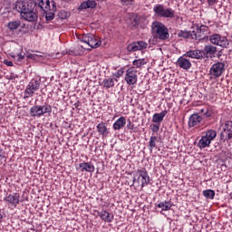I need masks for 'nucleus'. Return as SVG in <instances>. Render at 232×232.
<instances>
[{
  "label": "nucleus",
  "instance_id": "nucleus-2",
  "mask_svg": "<svg viewBox=\"0 0 232 232\" xmlns=\"http://www.w3.org/2000/svg\"><path fill=\"white\" fill-rule=\"evenodd\" d=\"M82 43H85V44H88L90 48L84 47V45H78L76 48L77 50H93V48H99L101 44H102V42H101V39L97 38V36L87 34H83L81 37Z\"/></svg>",
  "mask_w": 232,
  "mask_h": 232
},
{
  "label": "nucleus",
  "instance_id": "nucleus-25",
  "mask_svg": "<svg viewBox=\"0 0 232 232\" xmlns=\"http://www.w3.org/2000/svg\"><path fill=\"white\" fill-rule=\"evenodd\" d=\"M82 171H88L89 173H93L95 171V166L90 162H83L80 164Z\"/></svg>",
  "mask_w": 232,
  "mask_h": 232
},
{
  "label": "nucleus",
  "instance_id": "nucleus-44",
  "mask_svg": "<svg viewBox=\"0 0 232 232\" xmlns=\"http://www.w3.org/2000/svg\"><path fill=\"white\" fill-rule=\"evenodd\" d=\"M206 110H207V108L199 110L198 114L200 115V113H203V115H204L206 113Z\"/></svg>",
  "mask_w": 232,
  "mask_h": 232
},
{
  "label": "nucleus",
  "instance_id": "nucleus-17",
  "mask_svg": "<svg viewBox=\"0 0 232 232\" xmlns=\"http://www.w3.org/2000/svg\"><path fill=\"white\" fill-rule=\"evenodd\" d=\"M177 66H179V68H181V70H189L191 68V62L186 58L184 55L180 56L177 63H176Z\"/></svg>",
  "mask_w": 232,
  "mask_h": 232
},
{
  "label": "nucleus",
  "instance_id": "nucleus-37",
  "mask_svg": "<svg viewBox=\"0 0 232 232\" xmlns=\"http://www.w3.org/2000/svg\"><path fill=\"white\" fill-rule=\"evenodd\" d=\"M150 128H151V131H153V133H159V130H160V124H159V123L151 124Z\"/></svg>",
  "mask_w": 232,
  "mask_h": 232
},
{
  "label": "nucleus",
  "instance_id": "nucleus-31",
  "mask_svg": "<svg viewBox=\"0 0 232 232\" xmlns=\"http://www.w3.org/2000/svg\"><path fill=\"white\" fill-rule=\"evenodd\" d=\"M203 196L206 198H209L210 200H213V198H215V190H212V189L204 190Z\"/></svg>",
  "mask_w": 232,
  "mask_h": 232
},
{
  "label": "nucleus",
  "instance_id": "nucleus-43",
  "mask_svg": "<svg viewBox=\"0 0 232 232\" xmlns=\"http://www.w3.org/2000/svg\"><path fill=\"white\" fill-rule=\"evenodd\" d=\"M132 24L133 26H139V21L137 20V18L133 19Z\"/></svg>",
  "mask_w": 232,
  "mask_h": 232
},
{
  "label": "nucleus",
  "instance_id": "nucleus-9",
  "mask_svg": "<svg viewBox=\"0 0 232 232\" xmlns=\"http://www.w3.org/2000/svg\"><path fill=\"white\" fill-rule=\"evenodd\" d=\"M223 130L220 134V140L226 142L232 139V121H227L222 126Z\"/></svg>",
  "mask_w": 232,
  "mask_h": 232
},
{
  "label": "nucleus",
  "instance_id": "nucleus-21",
  "mask_svg": "<svg viewBox=\"0 0 232 232\" xmlns=\"http://www.w3.org/2000/svg\"><path fill=\"white\" fill-rule=\"evenodd\" d=\"M126 126V118L124 116H121L112 125L113 130L115 131H119L122 130Z\"/></svg>",
  "mask_w": 232,
  "mask_h": 232
},
{
  "label": "nucleus",
  "instance_id": "nucleus-23",
  "mask_svg": "<svg viewBox=\"0 0 232 232\" xmlns=\"http://www.w3.org/2000/svg\"><path fill=\"white\" fill-rule=\"evenodd\" d=\"M166 115H168V111L166 110L160 113L153 114L152 122H154L155 124H160V122L164 121V117H166Z\"/></svg>",
  "mask_w": 232,
  "mask_h": 232
},
{
  "label": "nucleus",
  "instance_id": "nucleus-33",
  "mask_svg": "<svg viewBox=\"0 0 232 232\" xmlns=\"http://www.w3.org/2000/svg\"><path fill=\"white\" fill-rule=\"evenodd\" d=\"M132 64H133V66H136V68H142V66H144V64H146V60H144V59L134 60Z\"/></svg>",
  "mask_w": 232,
  "mask_h": 232
},
{
  "label": "nucleus",
  "instance_id": "nucleus-16",
  "mask_svg": "<svg viewBox=\"0 0 232 232\" xmlns=\"http://www.w3.org/2000/svg\"><path fill=\"white\" fill-rule=\"evenodd\" d=\"M185 57H189L190 59H206V56L204 55L203 50H193V51H188L185 54Z\"/></svg>",
  "mask_w": 232,
  "mask_h": 232
},
{
  "label": "nucleus",
  "instance_id": "nucleus-38",
  "mask_svg": "<svg viewBox=\"0 0 232 232\" xmlns=\"http://www.w3.org/2000/svg\"><path fill=\"white\" fill-rule=\"evenodd\" d=\"M122 75H124V69H120L113 73V77H116V79H120V77H122Z\"/></svg>",
  "mask_w": 232,
  "mask_h": 232
},
{
  "label": "nucleus",
  "instance_id": "nucleus-18",
  "mask_svg": "<svg viewBox=\"0 0 232 232\" xmlns=\"http://www.w3.org/2000/svg\"><path fill=\"white\" fill-rule=\"evenodd\" d=\"M203 53L207 59H209V57H215V53H217V46L207 44L203 49Z\"/></svg>",
  "mask_w": 232,
  "mask_h": 232
},
{
  "label": "nucleus",
  "instance_id": "nucleus-36",
  "mask_svg": "<svg viewBox=\"0 0 232 232\" xmlns=\"http://www.w3.org/2000/svg\"><path fill=\"white\" fill-rule=\"evenodd\" d=\"M191 34L188 31H179L178 33V37H181L183 39H188L190 37Z\"/></svg>",
  "mask_w": 232,
  "mask_h": 232
},
{
  "label": "nucleus",
  "instance_id": "nucleus-11",
  "mask_svg": "<svg viewBox=\"0 0 232 232\" xmlns=\"http://www.w3.org/2000/svg\"><path fill=\"white\" fill-rule=\"evenodd\" d=\"M146 48H148V43L144 41H137L127 46V52H139L140 50H146Z\"/></svg>",
  "mask_w": 232,
  "mask_h": 232
},
{
  "label": "nucleus",
  "instance_id": "nucleus-51",
  "mask_svg": "<svg viewBox=\"0 0 232 232\" xmlns=\"http://www.w3.org/2000/svg\"><path fill=\"white\" fill-rule=\"evenodd\" d=\"M96 1H98V3H102V1H104V0H96Z\"/></svg>",
  "mask_w": 232,
  "mask_h": 232
},
{
  "label": "nucleus",
  "instance_id": "nucleus-22",
  "mask_svg": "<svg viewBox=\"0 0 232 232\" xmlns=\"http://www.w3.org/2000/svg\"><path fill=\"white\" fill-rule=\"evenodd\" d=\"M98 217H100V218L103 220V222H113V214H111L106 210H102L101 212H98Z\"/></svg>",
  "mask_w": 232,
  "mask_h": 232
},
{
  "label": "nucleus",
  "instance_id": "nucleus-53",
  "mask_svg": "<svg viewBox=\"0 0 232 232\" xmlns=\"http://www.w3.org/2000/svg\"><path fill=\"white\" fill-rule=\"evenodd\" d=\"M200 28H204V26L203 25H201V27Z\"/></svg>",
  "mask_w": 232,
  "mask_h": 232
},
{
  "label": "nucleus",
  "instance_id": "nucleus-52",
  "mask_svg": "<svg viewBox=\"0 0 232 232\" xmlns=\"http://www.w3.org/2000/svg\"><path fill=\"white\" fill-rule=\"evenodd\" d=\"M200 28H204V26L203 25H201V27Z\"/></svg>",
  "mask_w": 232,
  "mask_h": 232
},
{
  "label": "nucleus",
  "instance_id": "nucleus-13",
  "mask_svg": "<svg viewBox=\"0 0 232 232\" xmlns=\"http://www.w3.org/2000/svg\"><path fill=\"white\" fill-rule=\"evenodd\" d=\"M202 121H204V117L200 116L198 112L193 113L188 118V128H195V126H198Z\"/></svg>",
  "mask_w": 232,
  "mask_h": 232
},
{
  "label": "nucleus",
  "instance_id": "nucleus-41",
  "mask_svg": "<svg viewBox=\"0 0 232 232\" xmlns=\"http://www.w3.org/2000/svg\"><path fill=\"white\" fill-rule=\"evenodd\" d=\"M4 64H5V66H14V63L8 60H5Z\"/></svg>",
  "mask_w": 232,
  "mask_h": 232
},
{
  "label": "nucleus",
  "instance_id": "nucleus-39",
  "mask_svg": "<svg viewBox=\"0 0 232 232\" xmlns=\"http://www.w3.org/2000/svg\"><path fill=\"white\" fill-rule=\"evenodd\" d=\"M198 1H199V3L206 2V0H198ZM207 2L209 6H214V5H217V3H218V0H207Z\"/></svg>",
  "mask_w": 232,
  "mask_h": 232
},
{
  "label": "nucleus",
  "instance_id": "nucleus-1",
  "mask_svg": "<svg viewBox=\"0 0 232 232\" xmlns=\"http://www.w3.org/2000/svg\"><path fill=\"white\" fill-rule=\"evenodd\" d=\"M16 9L20 13V17L28 23H35L39 16L35 11L34 0H22L16 4Z\"/></svg>",
  "mask_w": 232,
  "mask_h": 232
},
{
  "label": "nucleus",
  "instance_id": "nucleus-49",
  "mask_svg": "<svg viewBox=\"0 0 232 232\" xmlns=\"http://www.w3.org/2000/svg\"><path fill=\"white\" fill-rule=\"evenodd\" d=\"M62 55H66V52H62Z\"/></svg>",
  "mask_w": 232,
  "mask_h": 232
},
{
  "label": "nucleus",
  "instance_id": "nucleus-32",
  "mask_svg": "<svg viewBox=\"0 0 232 232\" xmlns=\"http://www.w3.org/2000/svg\"><path fill=\"white\" fill-rule=\"evenodd\" d=\"M205 137H206L207 139H208V140H210V142H211L212 140H214L216 139V137H217V131H215V130H208V131L206 132Z\"/></svg>",
  "mask_w": 232,
  "mask_h": 232
},
{
  "label": "nucleus",
  "instance_id": "nucleus-24",
  "mask_svg": "<svg viewBox=\"0 0 232 232\" xmlns=\"http://www.w3.org/2000/svg\"><path fill=\"white\" fill-rule=\"evenodd\" d=\"M119 80H117L116 78H107L104 79L102 82V86L103 88H113V86H115V82H118Z\"/></svg>",
  "mask_w": 232,
  "mask_h": 232
},
{
  "label": "nucleus",
  "instance_id": "nucleus-15",
  "mask_svg": "<svg viewBox=\"0 0 232 232\" xmlns=\"http://www.w3.org/2000/svg\"><path fill=\"white\" fill-rule=\"evenodd\" d=\"M225 64L224 63H217L215 64L212 65V67L210 68V73H212V75H214V77H220V75H222V73H224V68H225Z\"/></svg>",
  "mask_w": 232,
  "mask_h": 232
},
{
  "label": "nucleus",
  "instance_id": "nucleus-27",
  "mask_svg": "<svg viewBox=\"0 0 232 232\" xmlns=\"http://www.w3.org/2000/svg\"><path fill=\"white\" fill-rule=\"evenodd\" d=\"M20 26L21 21L19 20L12 21L7 24V28H9L11 32H14V30H17V28H19Z\"/></svg>",
  "mask_w": 232,
  "mask_h": 232
},
{
  "label": "nucleus",
  "instance_id": "nucleus-6",
  "mask_svg": "<svg viewBox=\"0 0 232 232\" xmlns=\"http://www.w3.org/2000/svg\"><path fill=\"white\" fill-rule=\"evenodd\" d=\"M45 113H52V106L48 103L34 105L30 110L31 117H43Z\"/></svg>",
  "mask_w": 232,
  "mask_h": 232
},
{
  "label": "nucleus",
  "instance_id": "nucleus-7",
  "mask_svg": "<svg viewBox=\"0 0 232 232\" xmlns=\"http://www.w3.org/2000/svg\"><path fill=\"white\" fill-rule=\"evenodd\" d=\"M40 87L41 79H32L25 88L24 99H30V97H34V94Z\"/></svg>",
  "mask_w": 232,
  "mask_h": 232
},
{
  "label": "nucleus",
  "instance_id": "nucleus-8",
  "mask_svg": "<svg viewBox=\"0 0 232 232\" xmlns=\"http://www.w3.org/2000/svg\"><path fill=\"white\" fill-rule=\"evenodd\" d=\"M140 179L141 188H144L145 186H148V184H150V175H148V171L146 170V169H137L136 173L134 174L132 182L134 184L135 182L140 184Z\"/></svg>",
  "mask_w": 232,
  "mask_h": 232
},
{
  "label": "nucleus",
  "instance_id": "nucleus-14",
  "mask_svg": "<svg viewBox=\"0 0 232 232\" xmlns=\"http://www.w3.org/2000/svg\"><path fill=\"white\" fill-rule=\"evenodd\" d=\"M33 2L34 8L38 6L43 12H50V8H52V1L50 2V0H33Z\"/></svg>",
  "mask_w": 232,
  "mask_h": 232
},
{
  "label": "nucleus",
  "instance_id": "nucleus-10",
  "mask_svg": "<svg viewBox=\"0 0 232 232\" xmlns=\"http://www.w3.org/2000/svg\"><path fill=\"white\" fill-rule=\"evenodd\" d=\"M139 77L137 76V70L135 67H130L126 71L125 73V81L129 86H133V84H137Z\"/></svg>",
  "mask_w": 232,
  "mask_h": 232
},
{
  "label": "nucleus",
  "instance_id": "nucleus-4",
  "mask_svg": "<svg viewBox=\"0 0 232 232\" xmlns=\"http://www.w3.org/2000/svg\"><path fill=\"white\" fill-rule=\"evenodd\" d=\"M153 12L157 17H164L165 19H174L175 10L172 8H164V5H156L153 7Z\"/></svg>",
  "mask_w": 232,
  "mask_h": 232
},
{
  "label": "nucleus",
  "instance_id": "nucleus-48",
  "mask_svg": "<svg viewBox=\"0 0 232 232\" xmlns=\"http://www.w3.org/2000/svg\"><path fill=\"white\" fill-rule=\"evenodd\" d=\"M0 158H1V159H5V154L0 153Z\"/></svg>",
  "mask_w": 232,
  "mask_h": 232
},
{
  "label": "nucleus",
  "instance_id": "nucleus-12",
  "mask_svg": "<svg viewBox=\"0 0 232 232\" xmlns=\"http://www.w3.org/2000/svg\"><path fill=\"white\" fill-rule=\"evenodd\" d=\"M21 196L19 193H13L5 196L4 198L5 202L12 206L13 208H17V205L21 202Z\"/></svg>",
  "mask_w": 232,
  "mask_h": 232
},
{
  "label": "nucleus",
  "instance_id": "nucleus-3",
  "mask_svg": "<svg viewBox=\"0 0 232 232\" xmlns=\"http://www.w3.org/2000/svg\"><path fill=\"white\" fill-rule=\"evenodd\" d=\"M151 32L161 41L169 39V31L161 22L155 21L151 24Z\"/></svg>",
  "mask_w": 232,
  "mask_h": 232
},
{
  "label": "nucleus",
  "instance_id": "nucleus-28",
  "mask_svg": "<svg viewBox=\"0 0 232 232\" xmlns=\"http://www.w3.org/2000/svg\"><path fill=\"white\" fill-rule=\"evenodd\" d=\"M209 144L211 141L206 136H203L198 142L199 148H209Z\"/></svg>",
  "mask_w": 232,
  "mask_h": 232
},
{
  "label": "nucleus",
  "instance_id": "nucleus-46",
  "mask_svg": "<svg viewBox=\"0 0 232 232\" xmlns=\"http://www.w3.org/2000/svg\"><path fill=\"white\" fill-rule=\"evenodd\" d=\"M18 57H19V59H24V56L21 53L18 55Z\"/></svg>",
  "mask_w": 232,
  "mask_h": 232
},
{
  "label": "nucleus",
  "instance_id": "nucleus-47",
  "mask_svg": "<svg viewBox=\"0 0 232 232\" xmlns=\"http://www.w3.org/2000/svg\"><path fill=\"white\" fill-rule=\"evenodd\" d=\"M72 54L73 55H81V53L73 52Z\"/></svg>",
  "mask_w": 232,
  "mask_h": 232
},
{
  "label": "nucleus",
  "instance_id": "nucleus-26",
  "mask_svg": "<svg viewBox=\"0 0 232 232\" xmlns=\"http://www.w3.org/2000/svg\"><path fill=\"white\" fill-rule=\"evenodd\" d=\"M158 208H161V211H169L173 208L171 201H162L157 205Z\"/></svg>",
  "mask_w": 232,
  "mask_h": 232
},
{
  "label": "nucleus",
  "instance_id": "nucleus-34",
  "mask_svg": "<svg viewBox=\"0 0 232 232\" xmlns=\"http://www.w3.org/2000/svg\"><path fill=\"white\" fill-rule=\"evenodd\" d=\"M213 115H215V111H213V108L208 107L203 117H205V119H209V117H213Z\"/></svg>",
  "mask_w": 232,
  "mask_h": 232
},
{
  "label": "nucleus",
  "instance_id": "nucleus-30",
  "mask_svg": "<svg viewBox=\"0 0 232 232\" xmlns=\"http://www.w3.org/2000/svg\"><path fill=\"white\" fill-rule=\"evenodd\" d=\"M157 137L151 136L149 141V150L150 151H153L154 148H157Z\"/></svg>",
  "mask_w": 232,
  "mask_h": 232
},
{
  "label": "nucleus",
  "instance_id": "nucleus-45",
  "mask_svg": "<svg viewBox=\"0 0 232 232\" xmlns=\"http://www.w3.org/2000/svg\"><path fill=\"white\" fill-rule=\"evenodd\" d=\"M57 106H59V104L53 103V108H54V110H57Z\"/></svg>",
  "mask_w": 232,
  "mask_h": 232
},
{
  "label": "nucleus",
  "instance_id": "nucleus-35",
  "mask_svg": "<svg viewBox=\"0 0 232 232\" xmlns=\"http://www.w3.org/2000/svg\"><path fill=\"white\" fill-rule=\"evenodd\" d=\"M70 15H72V14L70 12L62 10L59 13V19H62V20L68 19V17H70Z\"/></svg>",
  "mask_w": 232,
  "mask_h": 232
},
{
  "label": "nucleus",
  "instance_id": "nucleus-20",
  "mask_svg": "<svg viewBox=\"0 0 232 232\" xmlns=\"http://www.w3.org/2000/svg\"><path fill=\"white\" fill-rule=\"evenodd\" d=\"M88 8H97V2L95 0H87L79 5L78 10H88Z\"/></svg>",
  "mask_w": 232,
  "mask_h": 232
},
{
  "label": "nucleus",
  "instance_id": "nucleus-40",
  "mask_svg": "<svg viewBox=\"0 0 232 232\" xmlns=\"http://www.w3.org/2000/svg\"><path fill=\"white\" fill-rule=\"evenodd\" d=\"M122 6H130L133 5V0H121Z\"/></svg>",
  "mask_w": 232,
  "mask_h": 232
},
{
  "label": "nucleus",
  "instance_id": "nucleus-50",
  "mask_svg": "<svg viewBox=\"0 0 232 232\" xmlns=\"http://www.w3.org/2000/svg\"><path fill=\"white\" fill-rule=\"evenodd\" d=\"M0 220H3V215L0 214Z\"/></svg>",
  "mask_w": 232,
  "mask_h": 232
},
{
  "label": "nucleus",
  "instance_id": "nucleus-19",
  "mask_svg": "<svg viewBox=\"0 0 232 232\" xmlns=\"http://www.w3.org/2000/svg\"><path fill=\"white\" fill-rule=\"evenodd\" d=\"M52 8L49 9L47 12H44L45 14L46 21H53L55 19V12H57V5H55V2H51Z\"/></svg>",
  "mask_w": 232,
  "mask_h": 232
},
{
  "label": "nucleus",
  "instance_id": "nucleus-42",
  "mask_svg": "<svg viewBox=\"0 0 232 232\" xmlns=\"http://www.w3.org/2000/svg\"><path fill=\"white\" fill-rule=\"evenodd\" d=\"M127 128H129V130H133L135 128V125H131V121H129V123L127 125Z\"/></svg>",
  "mask_w": 232,
  "mask_h": 232
},
{
  "label": "nucleus",
  "instance_id": "nucleus-5",
  "mask_svg": "<svg viewBox=\"0 0 232 232\" xmlns=\"http://www.w3.org/2000/svg\"><path fill=\"white\" fill-rule=\"evenodd\" d=\"M211 44L215 46H220V48H229L231 40L227 39V36H224L220 34H213L209 36Z\"/></svg>",
  "mask_w": 232,
  "mask_h": 232
},
{
  "label": "nucleus",
  "instance_id": "nucleus-29",
  "mask_svg": "<svg viewBox=\"0 0 232 232\" xmlns=\"http://www.w3.org/2000/svg\"><path fill=\"white\" fill-rule=\"evenodd\" d=\"M97 131L100 132L101 135H105L106 133H108V128H106V123H99L97 125Z\"/></svg>",
  "mask_w": 232,
  "mask_h": 232
}]
</instances>
